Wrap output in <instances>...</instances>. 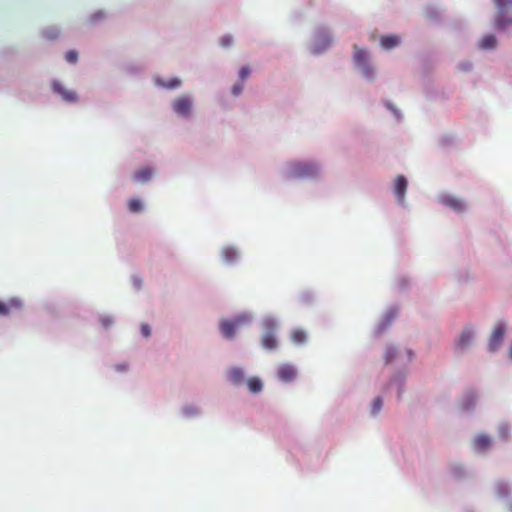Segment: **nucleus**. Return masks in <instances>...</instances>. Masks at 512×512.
Returning <instances> with one entry per match:
<instances>
[{"label": "nucleus", "mask_w": 512, "mask_h": 512, "mask_svg": "<svg viewBox=\"0 0 512 512\" xmlns=\"http://www.w3.org/2000/svg\"><path fill=\"white\" fill-rule=\"evenodd\" d=\"M493 3L497 8L494 28L502 30L512 25V0H493Z\"/></svg>", "instance_id": "f257e3e1"}, {"label": "nucleus", "mask_w": 512, "mask_h": 512, "mask_svg": "<svg viewBox=\"0 0 512 512\" xmlns=\"http://www.w3.org/2000/svg\"><path fill=\"white\" fill-rule=\"evenodd\" d=\"M319 172L315 163L294 162L291 164L290 175L293 178H312Z\"/></svg>", "instance_id": "f03ea898"}, {"label": "nucleus", "mask_w": 512, "mask_h": 512, "mask_svg": "<svg viewBox=\"0 0 512 512\" xmlns=\"http://www.w3.org/2000/svg\"><path fill=\"white\" fill-rule=\"evenodd\" d=\"M249 317L247 315H239L233 320H224L221 323V332L226 338H233L236 330L249 323Z\"/></svg>", "instance_id": "7ed1b4c3"}, {"label": "nucleus", "mask_w": 512, "mask_h": 512, "mask_svg": "<svg viewBox=\"0 0 512 512\" xmlns=\"http://www.w3.org/2000/svg\"><path fill=\"white\" fill-rule=\"evenodd\" d=\"M505 329V324L499 322L492 330L488 343V347L491 352L496 351L501 346L505 334Z\"/></svg>", "instance_id": "20e7f679"}, {"label": "nucleus", "mask_w": 512, "mask_h": 512, "mask_svg": "<svg viewBox=\"0 0 512 512\" xmlns=\"http://www.w3.org/2000/svg\"><path fill=\"white\" fill-rule=\"evenodd\" d=\"M353 59H354L355 64L359 68L362 69L363 73L367 77L372 76V69L369 66L366 52L363 49H360L359 47H357L356 45L354 46Z\"/></svg>", "instance_id": "39448f33"}, {"label": "nucleus", "mask_w": 512, "mask_h": 512, "mask_svg": "<svg viewBox=\"0 0 512 512\" xmlns=\"http://www.w3.org/2000/svg\"><path fill=\"white\" fill-rule=\"evenodd\" d=\"M192 107V100L189 97L181 96L177 98L173 104V110L180 116H188Z\"/></svg>", "instance_id": "423d86ee"}, {"label": "nucleus", "mask_w": 512, "mask_h": 512, "mask_svg": "<svg viewBox=\"0 0 512 512\" xmlns=\"http://www.w3.org/2000/svg\"><path fill=\"white\" fill-rule=\"evenodd\" d=\"M52 89L55 93L59 94L65 102L74 103L78 100L77 94L74 91L64 88L58 81L52 83Z\"/></svg>", "instance_id": "0eeeda50"}, {"label": "nucleus", "mask_w": 512, "mask_h": 512, "mask_svg": "<svg viewBox=\"0 0 512 512\" xmlns=\"http://www.w3.org/2000/svg\"><path fill=\"white\" fill-rule=\"evenodd\" d=\"M407 189V180L404 176L399 175L395 179L394 193L399 203L404 202L405 192Z\"/></svg>", "instance_id": "6e6552de"}, {"label": "nucleus", "mask_w": 512, "mask_h": 512, "mask_svg": "<svg viewBox=\"0 0 512 512\" xmlns=\"http://www.w3.org/2000/svg\"><path fill=\"white\" fill-rule=\"evenodd\" d=\"M277 377L283 382H290L296 377V369L289 364H283L278 368Z\"/></svg>", "instance_id": "1a4fd4ad"}, {"label": "nucleus", "mask_w": 512, "mask_h": 512, "mask_svg": "<svg viewBox=\"0 0 512 512\" xmlns=\"http://www.w3.org/2000/svg\"><path fill=\"white\" fill-rule=\"evenodd\" d=\"M271 326H273L272 323ZM273 329L274 327H271V329L267 330L262 336L261 340L262 346L269 350L275 349L277 347V340L274 335Z\"/></svg>", "instance_id": "9d476101"}, {"label": "nucleus", "mask_w": 512, "mask_h": 512, "mask_svg": "<svg viewBox=\"0 0 512 512\" xmlns=\"http://www.w3.org/2000/svg\"><path fill=\"white\" fill-rule=\"evenodd\" d=\"M490 444L491 438L485 434L478 435L473 441L474 449L479 452L485 451Z\"/></svg>", "instance_id": "9b49d317"}, {"label": "nucleus", "mask_w": 512, "mask_h": 512, "mask_svg": "<svg viewBox=\"0 0 512 512\" xmlns=\"http://www.w3.org/2000/svg\"><path fill=\"white\" fill-rule=\"evenodd\" d=\"M380 44L383 49L390 50L400 44V37L397 35L381 36Z\"/></svg>", "instance_id": "f8f14e48"}, {"label": "nucleus", "mask_w": 512, "mask_h": 512, "mask_svg": "<svg viewBox=\"0 0 512 512\" xmlns=\"http://www.w3.org/2000/svg\"><path fill=\"white\" fill-rule=\"evenodd\" d=\"M20 308V302L15 299H11L8 302L0 301V315L6 316L11 313L13 310Z\"/></svg>", "instance_id": "ddd939ff"}, {"label": "nucleus", "mask_w": 512, "mask_h": 512, "mask_svg": "<svg viewBox=\"0 0 512 512\" xmlns=\"http://www.w3.org/2000/svg\"><path fill=\"white\" fill-rule=\"evenodd\" d=\"M153 171L150 168H142L134 173V180L139 183L147 182L151 179Z\"/></svg>", "instance_id": "4468645a"}, {"label": "nucleus", "mask_w": 512, "mask_h": 512, "mask_svg": "<svg viewBox=\"0 0 512 512\" xmlns=\"http://www.w3.org/2000/svg\"><path fill=\"white\" fill-rule=\"evenodd\" d=\"M473 337V331L470 328H465L459 337L458 346L461 348L467 347L472 341Z\"/></svg>", "instance_id": "2eb2a0df"}, {"label": "nucleus", "mask_w": 512, "mask_h": 512, "mask_svg": "<svg viewBox=\"0 0 512 512\" xmlns=\"http://www.w3.org/2000/svg\"><path fill=\"white\" fill-rule=\"evenodd\" d=\"M496 44L497 40L493 34H486L479 41V47L481 49H492Z\"/></svg>", "instance_id": "dca6fc26"}, {"label": "nucleus", "mask_w": 512, "mask_h": 512, "mask_svg": "<svg viewBox=\"0 0 512 512\" xmlns=\"http://www.w3.org/2000/svg\"><path fill=\"white\" fill-rule=\"evenodd\" d=\"M306 339H307V334L302 329H295L291 333V340L295 344H298V345L303 344L306 341Z\"/></svg>", "instance_id": "f3484780"}, {"label": "nucleus", "mask_w": 512, "mask_h": 512, "mask_svg": "<svg viewBox=\"0 0 512 512\" xmlns=\"http://www.w3.org/2000/svg\"><path fill=\"white\" fill-rule=\"evenodd\" d=\"M229 379L234 384H240L244 379V373L239 368H232L229 372Z\"/></svg>", "instance_id": "a211bd4d"}, {"label": "nucleus", "mask_w": 512, "mask_h": 512, "mask_svg": "<svg viewBox=\"0 0 512 512\" xmlns=\"http://www.w3.org/2000/svg\"><path fill=\"white\" fill-rule=\"evenodd\" d=\"M248 389L252 393H258L262 390L263 384L262 381L257 377H252L247 382Z\"/></svg>", "instance_id": "6ab92c4d"}, {"label": "nucleus", "mask_w": 512, "mask_h": 512, "mask_svg": "<svg viewBox=\"0 0 512 512\" xmlns=\"http://www.w3.org/2000/svg\"><path fill=\"white\" fill-rule=\"evenodd\" d=\"M445 204L450 206L451 208H453L456 211H461L464 208V203L460 199L453 198V197H449V198L445 199Z\"/></svg>", "instance_id": "aec40b11"}, {"label": "nucleus", "mask_w": 512, "mask_h": 512, "mask_svg": "<svg viewBox=\"0 0 512 512\" xmlns=\"http://www.w3.org/2000/svg\"><path fill=\"white\" fill-rule=\"evenodd\" d=\"M128 208L133 213L140 212L142 210V203L138 199H130L128 201Z\"/></svg>", "instance_id": "412c9836"}, {"label": "nucleus", "mask_w": 512, "mask_h": 512, "mask_svg": "<svg viewBox=\"0 0 512 512\" xmlns=\"http://www.w3.org/2000/svg\"><path fill=\"white\" fill-rule=\"evenodd\" d=\"M382 404L383 402L380 397L375 398L371 404V412L377 414L381 410Z\"/></svg>", "instance_id": "4be33fe9"}, {"label": "nucleus", "mask_w": 512, "mask_h": 512, "mask_svg": "<svg viewBox=\"0 0 512 512\" xmlns=\"http://www.w3.org/2000/svg\"><path fill=\"white\" fill-rule=\"evenodd\" d=\"M233 44V37L231 35H224L220 38V45L224 48L230 47Z\"/></svg>", "instance_id": "5701e85b"}, {"label": "nucleus", "mask_w": 512, "mask_h": 512, "mask_svg": "<svg viewBox=\"0 0 512 512\" xmlns=\"http://www.w3.org/2000/svg\"><path fill=\"white\" fill-rule=\"evenodd\" d=\"M223 256L227 262H231L236 257V252L233 249L227 248L223 251Z\"/></svg>", "instance_id": "b1692460"}, {"label": "nucleus", "mask_w": 512, "mask_h": 512, "mask_svg": "<svg viewBox=\"0 0 512 512\" xmlns=\"http://www.w3.org/2000/svg\"><path fill=\"white\" fill-rule=\"evenodd\" d=\"M65 59L69 63H75L78 59V53L74 50L68 51L65 55Z\"/></svg>", "instance_id": "393cba45"}, {"label": "nucleus", "mask_w": 512, "mask_h": 512, "mask_svg": "<svg viewBox=\"0 0 512 512\" xmlns=\"http://www.w3.org/2000/svg\"><path fill=\"white\" fill-rule=\"evenodd\" d=\"M250 75V68L247 67V66H243L240 70H239V77L242 79V80H245L247 77H249Z\"/></svg>", "instance_id": "a878e982"}, {"label": "nucleus", "mask_w": 512, "mask_h": 512, "mask_svg": "<svg viewBox=\"0 0 512 512\" xmlns=\"http://www.w3.org/2000/svg\"><path fill=\"white\" fill-rule=\"evenodd\" d=\"M243 90L242 84H235L232 88V93L234 96H239Z\"/></svg>", "instance_id": "bb28decb"}, {"label": "nucleus", "mask_w": 512, "mask_h": 512, "mask_svg": "<svg viewBox=\"0 0 512 512\" xmlns=\"http://www.w3.org/2000/svg\"><path fill=\"white\" fill-rule=\"evenodd\" d=\"M141 333L144 337H149L151 334L150 327L147 324L141 325Z\"/></svg>", "instance_id": "cd10ccee"}, {"label": "nucleus", "mask_w": 512, "mask_h": 512, "mask_svg": "<svg viewBox=\"0 0 512 512\" xmlns=\"http://www.w3.org/2000/svg\"><path fill=\"white\" fill-rule=\"evenodd\" d=\"M44 35L47 39L52 40L57 37L58 32L56 30H47L45 31Z\"/></svg>", "instance_id": "c85d7f7f"}, {"label": "nucleus", "mask_w": 512, "mask_h": 512, "mask_svg": "<svg viewBox=\"0 0 512 512\" xmlns=\"http://www.w3.org/2000/svg\"><path fill=\"white\" fill-rule=\"evenodd\" d=\"M180 83H181V81L179 79L175 78V79L171 80L168 84H165V86L173 89V88L178 87L180 85Z\"/></svg>", "instance_id": "c756f323"}, {"label": "nucleus", "mask_w": 512, "mask_h": 512, "mask_svg": "<svg viewBox=\"0 0 512 512\" xmlns=\"http://www.w3.org/2000/svg\"><path fill=\"white\" fill-rule=\"evenodd\" d=\"M394 358V350L388 349L385 354V361L386 363L391 362V360Z\"/></svg>", "instance_id": "7c9ffc66"}, {"label": "nucleus", "mask_w": 512, "mask_h": 512, "mask_svg": "<svg viewBox=\"0 0 512 512\" xmlns=\"http://www.w3.org/2000/svg\"><path fill=\"white\" fill-rule=\"evenodd\" d=\"M111 320L109 318H103L101 319V323L104 327H108L111 324Z\"/></svg>", "instance_id": "2f4dec72"}, {"label": "nucleus", "mask_w": 512, "mask_h": 512, "mask_svg": "<svg viewBox=\"0 0 512 512\" xmlns=\"http://www.w3.org/2000/svg\"><path fill=\"white\" fill-rule=\"evenodd\" d=\"M471 65L470 64H462L461 65V69L463 71H468L470 69Z\"/></svg>", "instance_id": "473e14b6"}, {"label": "nucleus", "mask_w": 512, "mask_h": 512, "mask_svg": "<svg viewBox=\"0 0 512 512\" xmlns=\"http://www.w3.org/2000/svg\"><path fill=\"white\" fill-rule=\"evenodd\" d=\"M509 356L512 358V342H511V346L509 348Z\"/></svg>", "instance_id": "72a5a7b5"}, {"label": "nucleus", "mask_w": 512, "mask_h": 512, "mask_svg": "<svg viewBox=\"0 0 512 512\" xmlns=\"http://www.w3.org/2000/svg\"><path fill=\"white\" fill-rule=\"evenodd\" d=\"M101 16H102L101 13H99V17H101ZM97 18H98V14H94L93 20H96Z\"/></svg>", "instance_id": "f704fd0d"}]
</instances>
